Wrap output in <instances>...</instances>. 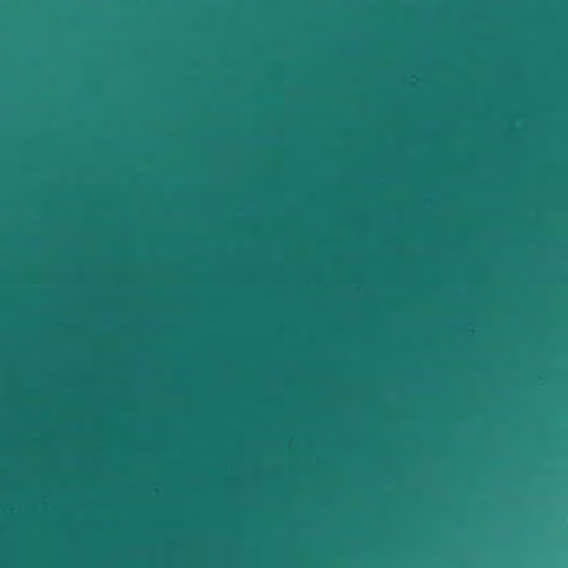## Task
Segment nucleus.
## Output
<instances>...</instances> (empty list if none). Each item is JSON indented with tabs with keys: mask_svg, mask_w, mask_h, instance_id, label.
<instances>
[{
	"mask_svg": "<svg viewBox=\"0 0 568 568\" xmlns=\"http://www.w3.org/2000/svg\"><path fill=\"white\" fill-rule=\"evenodd\" d=\"M1 507H2V511H3L4 510V504L3 503L1 504Z\"/></svg>",
	"mask_w": 568,
	"mask_h": 568,
	"instance_id": "obj_1",
	"label": "nucleus"
},
{
	"mask_svg": "<svg viewBox=\"0 0 568 568\" xmlns=\"http://www.w3.org/2000/svg\"><path fill=\"white\" fill-rule=\"evenodd\" d=\"M1 205H2V206L4 205V202H3V201L1 202Z\"/></svg>",
	"mask_w": 568,
	"mask_h": 568,
	"instance_id": "obj_2",
	"label": "nucleus"
}]
</instances>
